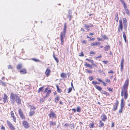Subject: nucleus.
Segmentation results:
<instances>
[{
	"label": "nucleus",
	"instance_id": "47",
	"mask_svg": "<svg viewBox=\"0 0 130 130\" xmlns=\"http://www.w3.org/2000/svg\"><path fill=\"white\" fill-rule=\"evenodd\" d=\"M79 55L80 56H84V54L83 52H82L80 53L79 54Z\"/></svg>",
	"mask_w": 130,
	"mask_h": 130
},
{
	"label": "nucleus",
	"instance_id": "50",
	"mask_svg": "<svg viewBox=\"0 0 130 130\" xmlns=\"http://www.w3.org/2000/svg\"><path fill=\"white\" fill-rule=\"evenodd\" d=\"M72 88L70 87L68 89V93H69L70 92L72 91Z\"/></svg>",
	"mask_w": 130,
	"mask_h": 130
},
{
	"label": "nucleus",
	"instance_id": "52",
	"mask_svg": "<svg viewBox=\"0 0 130 130\" xmlns=\"http://www.w3.org/2000/svg\"><path fill=\"white\" fill-rule=\"evenodd\" d=\"M92 84L94 85H96V84H97V82H96L93 81L92 82Z\"/></svg>",
	"mask_w": 130,
	"mask_h": 130
},
{
	"label": "nucleus",
	"instance_id": "33",
	"mask_svg": "<svg viewBox=\"0 0 130 130\" xmlns=\"http://www.w3.org/2000/svg\"><path fill=\"white\" fill-rule=\"evenodd\" d=\"M69 15H68V17L69 18V20L71 21V19L72 18V12L71 11H68Z\"/></svg>",
	"mask_w": 130,
	"mask_h": 130
},
{
	"label": "nucleus",
	"instance_id": "51",
	"mask_svg": "<svg viewBox=\"0 0 130 130\" xmlns=\"http://www.w3.org/2000/svg\"><path fill=\"white\" fill-rule=\"evenodd\" d=\"M1 129V130H6L5 127L3 125H2Z\"/></svg>",
	"mask_w": 130,
	"mask_h": 130
},
{
	"label": "nucleus",
	"instance_id": "19",
	"mask_svg": "<svg viewBox=\"0 0 130 130\" xmlns=\"http://www.w3.org/2000/svg\"><path fill=\"white\" fill-rule=\"evenodd\" d=\"M10 115L11 117L12 118L14 122H16V117L14 115V113L13 111H11L10 112Z\"/></svg>",
	"mask_w": 130,
	"mask_h": 130
},
{
	"label": "nucleus",
	"instance_id": "10",
	"mask_svg": "<svg viewBox=\"0 0 130 130\" xmlns=\"http://www.w3.org/2000/svg\"><path fill=\"white\" fill-rule=\"evenodd\" d=\"M7 123L8 126L11 130H15V127L8 120H7Z\"/></svg>",
	"mask_w": 130,
	"mask_h": 130
},
{
	"label": "nucleus",
	"instance_id": "38",
	"mask_svg": "<svg viewBox=\"0 0 130 130\" xmlns=\"http://www.w3.org/2000/svg\"><path fill=\"white\" fill-rule=\"evenodd\" d=\"M110 48V46L109 45H106L104 47V50L105 51H108Z\"/></svg>",
	"mask_w": 130,
	"mask_h": 130
},
{
	"label": "nucleus",
	"instance_id": "37",
	"mask_svg": "<svg viewBox=\"0 0 130 130\" xmlns=\"http://www.w3.org/2000/svg\"><path fill=\"white\" fill-rule=\"evenodd\" d=\"M60 99L59 97V96H58L54 99V101L56 103H58Z\"/></svg>",
	"mask_w": 130,
	"mask_h": 130
},
{
	"label": "nucleus",
	"instance_id": "34",
	"mask_svg": "<svg viewBox=\"0 0 130 130\" xmlns=\"http://www.w3.org/2000/svg\"><path fill=\"white\" fill-rule=\"evenodd\" d=\"M35 113V111L34 110H30L29 112V116L31 117L34 115Z\"/></svg>",
	"mask_w": 130,
	"mask_h": 130
},
{
	"label": "nucleus",
	"instance_id": "57",
	"mask_svg": "<svg viewBox=\"0 0 130 130\" xmlns=\"http://www.w3.org/2000/svg\"><path fill=\"white\" fill-rule=\"evenodd\" d=\"M101 57H102V55H99V56H98L97 57H96V59H98L99 58H101Z\"/></svg>",
	"mask_w": 130,
	"mask_h": 130
},
{
	"label": "nucleus",
	"instance_id": "60",
	"mask_svg": "<svg viewBox=\"0 0 130 130\" xmlns=\"http://www.w3.org/2000/svg\"><path fill=\"white\" fill-rule=\"evenodd\" d=\"M113 72L112 70H110L108 72V73H113Z\"/></svg>",
	"mask_w": 130,
	"mask_h": 130
},
{
	"label": "nucleus",
	"instance_id": "24",
	"mask_svg": "<svg viewBox=\"0 0 130 130\" xmlns=\"http://www.w3.org/2000/svg\"><path fill=\"white\" fill-rule=\"evenodd\" d=\"M101 43L99 42H92L90 44L91 46H96L98 45H100Z\"/></svg>",
	"mask_w": 130,
	"mask_h": 130
},
{
	"label": "nucleus",
	"instance_id": "62",
	"mask_svg": "<svg viewBox=\"0 0 130 130\" xmlns=\"http://www.w3.org/2000/svg\"><path fill=\"white\" fill-rule=\"evenodd\" d=\"M96 79L98 80V81H99L100 82H101L102 83V82H103V81H102V80L101 79H99L98 78H97Z\"/></svg>",
	"mask_w": 130,
	"mask_h": 130
},
{
	"label": "nucleus",
	"instance_id": "7",
	"mask_svg": "<svg viewBox=\"0 0 130 130\" xmlns=\"http://www.w3.org/2000/svg\"><path fill=\"white\" fill-rule=\"evenodd\" d=\"M48 88H45V90L44 91V93H45L46 92H47L46 95L43 97L44 99H46L47 97L49 96V94H50L51 92V90H48Z\"/></svg>",
	"mask_w": 130,
	"mask_h": 130
},
{
	"label": "nucleus",
	"instance_id": "32",
	"mask_svg": "<svg viewBox=\"0 0 130 130\" xmlns=\"http://www.w3.org/2000/svg\"><path fill=\"white\" fill-rule=\"evenodd\" d=\"M84 65L85 66L87 67L90 68L91 69H92V66L89 63H87V62L85 63Z\"/></svg>",
	"mask_w": 130,
	"mask_h": 130
},
{
	"label": "nucleus",
	"instance_id": "36",
	"mask_svg": "<svg viewBox=\"0 0 130 130\" xmlns=\"http://www.w3.org/2000/svg\"><path fill=\"white\" fill-rule=\"evenodd\" d=\"M44 87V86H43L39 88L38 91V93H39L40 92H42L43 90Z\"/></svg>",
	"mask_w": 130,
	"mask_h": 130
},
{
	"label": "nucleus",
	"instance_id": "20",
	"mask_svg": "<svg viewBox=\"0 0 130 130\" xmlns=\"http://www.w3.org/2000/svg\"><path fill=\"white\" fill-rule=\"evenodd\" d=\"M8 97L6 94H4V97L3 98V101L4 103H6L8 101Z\"/></svg>",
	"mask_w": 130,
	"mask_h": 130
},
{
	"label": "nucleus",
	"instance_id": "43",
	"mask_svg": "<svg viewBox=\"0 0 130 130\" xmlns=\"http://www.w3.org/2000/svg\"><path fill=\"white\" fill-rule=\"evenodd\" d=\"M31 60L36 62H40V60L38 59L34 58H32L31 59Z\"/></svg>",
	"mask_w": 130,
	"mask_h": 130
},
{
	"label": "nucleus",
	"instance_id": "15",
	"mask_svg": "<svg viewBox=\"0 0 130 130\" xmlns=\"http://www.w3.org/2000/svg\"><path fill=\"white\" fill-rule=\"evenodd\" d=\"M101 36L102 37V38H97V39L99 41H103L104 40L106 39L108 40V37L106 36L105 35H101Z\"/></svg>",
	"mask_w": 130,
	"mask_h": 130
},
{
	"label": "nucleus",
	"instance_id": "2",
	"mask_svg": "<svg viewBox=\"0 0 130 130\" xmlns=\"http://www.w3.org/2000/svg\"><path fill=\"white\" fill-rule=\"evenodd\" d=\"M67 28V23H65L64 26L63 31L62 32H61L60 35L61 44L62 45L63 44L64 39L66 37Z\"/></svg>",
	"mask_w": 130,
	"mask_h": 130
},
{
	"label": "nucleus",
	"instance_id": "54",
	"mask_svg": "<svg viewBox=\"0 0 130 130\" xmlns=\"http://www.w3.org/2000/svg\"><path fill=\"white\" fill-rule=\"evenodd\" d=\"M107 89H108V91H111L112 92L113 91V89H111V88H107Z\"/></svg>",
	"mask_w": 130,
	"mask_h": 130
},
{
	"label": "nucleus",
	"instance_id": "40",
	"mask_svg": "<svg viewBox=\"0 0 130 130\" xmlns=\"http://www.w3.org/2000/svg\"><path fill=\"white\" fill-rule=\"evenodd\" d=\"M95 87L97 90L100 91H101L102 90V88L100 86H98L97 85H95Z\"/></svg>",
	"mask_w": 130,
	"mask_h": 130
},
{
	"label": "nucleus",
	"instance_id": "12",
	"mask_svg": "<svg viewBox=\"0 0 130 130\" xmlns=\"http://www.w3.org/2000/svg\"><path fill=\"white\" fill-rule=\"evenodd\" d=\"M48 116L50 118H56V114L54 111H50V113L48 114Z\"/></svg>",
	"mask_w": 130,
	"mask_h": 130
},
{
	"label": "nucleus",
	"instance_id": "6",
	"mask_svg": "<svg viewBox=\"0 0 130 130\" xmlns=\"http://www.w3.org/2000/svg\"><path fill=\"white\" fill-rule=\"evenodd\" d=\"M48 88H45V90L44 91V93H45L46 92H47L46 95L43 97L44 99H46L47 97L49 96V94H50L51 92V90H48Z\"/></svg>",
	"mask_w": 130,
	"mask_h": 130
},
{
	"label": "nucleus",
	"instance_id": "46",
	"mask_svg": "<svg viewBox=\"0 0 130 130\" xmlns=\"http://www.w3.org/2000/svg\"><path fill=\"white\" fill-rule=\"evenodd\" d=\"M86 70L87 72L89 73H92V71L91 70H88V69H86Z\"/></svg>",
	"mask_w": 130,
	"mask_h": 130
},
{
	"label": "nucleus",
	"instance_id": "61",
	"mask_svg": "<svg viewBox=\"0 0 130 130\" xmlns=\"http://www.w3.org/2000/svg\"><path fill=\"white\" fill-rule=\"evenodd\" d=\"M103 62L104 63V64H107L108 62V61H103Z\"/></svg>",
	"mask_w": 130,
	"mask_h": 130
},
{
	"label": "nucleus",
	"instance_id": "42",
	"mask_svg": "<svg viewBox=\"0 0 130 130\" xmlns=\"http://www.w3.org/2000/svg\"><path fill=\"white\" fill-rule=\"evenodd\" d=\"M89 127L90 128H93L94 127V124L93 122L89 124Z\"/></svg>",
	"mask_w": 130,
	"mask_h": 130
},
{
	"label": "nucleus",
	"instance_id": "44",
	"mask_svg": "<svg viewBox=\"0 0 130 130\" xmlns=\"http://www.w3.org/2000/svg\"><path fill=\"white\" fill-rule=\"evenodd\" d=\"M53 57L54 58V59L57 62V63H58L59 62V59L57 58H56L54 55H53Z\"/></svg>",
	"mask_w": 130,
	"mask_h": 130
},
{
	"label": "nucleus",
	"instance_id": "41",
	"mask_svg": "<svg viewBox=\"0 0 130 130\" xmlns=\"http://www.w3.org/2000/svg\"><path fill=\"white\" fill-rule=\"evenodd\" d=\"M22 65L21 64H19L17 66V69L18 70L21 69L22 67Z\"/></svg>",
	"mask_w": 130,
	"mask_h": 130
},
{
	"label": "nucleus",
	"instance_id": "27",
	"mask_svg": "<svg viewBox=\"0 0 130 130\" xmlns=\"http://www.w3.org/2000/svg\"><path fill=\"white\" fill-rule=\"evenodd\" d=\"M20 73L22 74H26L27 72L26 70L25 69H23L20 70Z\"/></svg>",
	"mask_w": 130,
	"mask_h": 130
},
{
	"label": "nucleus",
	"instance_id": "14",
	"mask_svg": "<svg viewBox=\"0 0 130 130\" xmlns=\"http://www.w3.org/2000/svg\"><path fill=\"white\" fill-rule=\"evenodd\" d=\"M123 24L124 26V28L125 30H126L127 28V20L125 18H123Z\"/></svg>",
	"mask_w": 130,
	"mask_h": 130
},
{
	"label": "nucleus",
	"instance_id": "4",
	"mask_svg": "<svg viewBox=\"0 0 130 130\" xmlns=\"http://www.w3.org/2000/svg\"><path fill=\"white\" fill-rule=\"evenodd\" d=\"M125 102L124 99L122 98L121 100L120 103V108L118 111V113L119 114H120L123 111V108L125 106Z\"/></svg>",
	"mask_w": 130,
	"mask_h": 130
},
{
	"label": "nucleus",
	"instance_id": "55",
	"mask_svg": "<svg viewBox=\"0 0 130 130\" xmlns=\"http://www.w3.org/2000/svg\"><path fill=\"white\" fill-rule=\"evenodd\" d=\"M105 81L106 82H108L109 84H110V80L109 79H107Z\"/></svg>",
	"mask_w": 130,
	"mask_h": 130
},
{
	"label": "nucleus",
	"instance_id": "18",
	"mask_svg": "<svg viewBox=\"0 0 130 130\" xmlns=\"http://www.w3.org/2000/svg\"><path fill=\"white\" fill-rule=\"evenodd\" d=\"M51 71L49 68H47L46 70L45 74L46 76L48 77L51 74Z\"/></svg>",
	"mask_w": 130,
	"mask_h": 130
},
{
	"label": "nucleus",
	"instance_id": "22",
	"mask_svg": "<svg viewBox=\"0 0 130 130\" xmlns=\"http://www.w3.org/2000/svg\"><path fill=\"white\" fill-rule=\"evenodd\" d=\"M86 60L88 61L91 62L92 64V65L94 67H97V65L95 64L94 63V61L93 60L89 59L88 58H86Z\"/></svg>",
	"mask_w": 130,
	"mask_h": 130
},
{
	"label": "nucleus",
	"instance_id": "21",
	"mask_svg": "<svg viewBox=\"0 0 130 130\" xmlns=\"http://www.w3.org/2000/svg\"><path fill=\"white\" fill-rule=\"evenodd\" d=\"M93 27V25L92 24H90L89 25H87L86 24H85L84 25V27L86 28L87 30L88 31H89L90 30V29L88 28L89 27Z\"/></svg>",
	"mask_w": 130,
	"mask_h": 130
},
{
	"label": "nucleus",
	"instance_id": "25",
	"mask_svg": "<svg viewBox=\"0 0 130 130\" xmlns=\"http://www.w3.org/2000/svg\"><path fill=\"white\" fill-rule=\"evenodd\" d=\"M60 76L63 79H66L67 78L66 73L62 72L60 74Z\"/></svg>",
	"mask_w": 130,
	"mask_h": 130
},
{
	"label": "nucleus",
	"instance_id": "9",
	"mask_svg": "<svg viewBox=\"0 0 130 130\" xmlns=\"http://www.w3.org/2000/svg\"><path fill=\"white\" fill-rule=\"evenodd\" d=\"M22 124L24 127L25 129H27L30 127L29 124L26 121H23L22 122Z\"/></svg>",
	"mask_w": 130,
	"mask_h": 130
},
{
	"label": "nucleus",
	"instance_id": "26",
	"mask_svg": "<svg viewBox=\"0 0 130 130\" xmlns=\"http://www.w3.org/2000/svg\"><path fill=\"white\" fill-rule=\"evenodd\" d=\"M28 107L30 108V110H36V108L34 106L28 104Z\"/></svg>",
	"mask_w": 130,
	"mask_h": 130
},
{
	"label": "nucleus",
	"instance_id": "1",
	"mask_svg": "<svg viewBox=\"0 0 130 130\" xmlns=\"http://www.w3.org/2000/svg\"><path fill=\"white\" fill-rule=\"evenodd\" d=\"M128 85L129 80L128 79H127L125 82L121 93V96H124L125 100L126 99L128 96L127 89Z\"/></svg>",
	"mask_w": 130,
	"mask_h": 130
},
{
	"label": "nucleus",
	"instance_id": "11",
	"mask_svg": "<svg viewBox=\"0 0 130 130\" xmlns=\"http://www.w3.org/2000/svg\"><path fill=\"white\" fill-rule=\"evenodd\" d=\"M121 2V3L123 5V6L124 9L125 11H126V12H128L129 11L128 8H127V6L124 0H119Z\"/></svg>",
	"mask_w": 130,
	"mask_h": 130
},
{
	"label": "nucleus",
	"instance_id": "30",
	"mask_svg": "<svg viewBox=\"0 0 130 130\" xmlns=\"http://www.w3.org/2000/svg\"><path fill=\"white\" fill-rule=\"evenodd\" d=\"M49 125L50 126H55L56 125V123L55 122L50 121L49 122Z\"/></svg>",
	"mask_w": 130,
	"mask_h": 130
},
{
	"label": "nucleus",
	"instance_id": "53",
	"mask_svg": "<svg viewBox=\"0 0 130 130\" xmlns=\"http://www.w3.org/2000/svg\"><path fill=\"white\" fill-rule=\"evenodd\" d=\"M89 79L90 81H91L93 79V78L92 76L89 77Z\"/></svg>",
	"mask_w": 130,
	"mask_h": 130
},
{
	"label": "nucleus",
	"instance_id": "5",
	"mask_svg": "<svg viewBox=\"0 0 130 130\" xmlns=\"http://www.w3.org/2000/svg\"><path fill=\"white\" fill-rule=\"evenodd\" d=\"M123 30V24L122 21L120 19L119 20V25L118 27V33L122 32Z\"/></svg>",
	"mask_w": 130,
	"mask_h": 130
},
{
	"label": "nucleus",
	"instance_id": "29",
	"mask_svg": "<svg viewBox=\"0 0 130 130\" xmlns=\"http://www.w3.org/2000/svg\"><path fill=\"white\" fill-rule=\"evenodd\" d=\"M123 37L124 39V40L126 43V34L127 33V32H125L123 31L122 32Z\"/></svg>",
	"mask_w": 130,
	"mask_h": 130
},
{
	"label": "nucleus",
	"instance_id": "56",
	"mask_svg": "<svg viewBox=\"0 0 130 130\" xmlns=\"http://www.w3.org/2000/svg\"><path fill=\"white\" fill-rule=\"evenodd\" d=\"M95 54V52H93L91 51L89 53V54L90 55H91L92 54Z\"/></svg>",
	"mask_w": 130,
	"mask_h": 130
},
{
	"label": "nucleus",
	"instance_id": "23",
	"mask_svg": "<svg viewBox=\"0 0 130 130\" xmlns=\"http://www.w3.org/2000/svg\"><path fill=\"white\" fill-rule=\"evenodd\" d=\"M15 101H16L18 105H20L21 103V100L19 96L16 98Z\"/></svg>",
	"mask_w": 130,
	"mask_h": 130
},
{
	"label": "nucleus",
	"instance_id": "64",
	"mask_svg": "<svg viewBox=\"0 0 130 130\" xmlns=\"http://www.w3.org/2000/svg\"><path fill=\"white\" fill-rule=\"evenodd\" d=\"M59 104L60 105H62L63 104V102H62L61 101H60L59 102Z\"/></svg>",
	"mask_w": 130,
	"mask_h": 130
},
{
	"label": "nucleus",
	"instance_id": "48",
	"mask_svg": "<svg viewBox=\"0 0 130 130\" xmlns=\"http://www.w3.org/2000/svg\"><path fill=\"white\" fill-rule=\"evenodd\" d=\"M77 111L80 112L81 111V109L80 107H78L77 108Z\"/></svg>",
	"mask_w": 130,
	"mask_h": 130
},
{
	"label": "nucleus",
	"instance_id": "49",
	"mask_svg": "<svg viewBox=\"0 0 130 130\" xmlns=\"http://www.w3.org/2000/svg\"><path fill=\"white\" fill-rule=\"evenodd\" d=\"M8 68L9 69H12L13 68L12 66L11 65H9L8 66Z\"/></svg>",
	"mask_w": 130,
	"mask_h": 130
},
{
	"label": "nucleus",
	"instance_id": "45",
	"mask_svg": "<svg viewBox=\"0 0 130 130\" xmlns=\"http://www.w3.org/2000/svg\"><path fill=\"white\" fill-rule=\"evenodd\" d=\"M1 85L2 86H4L5 87L6 85L5 83L2 82V81H1Z\"/></svg>",
	"mask_w": 130,
	"mask_h": 130
},
{
	"label": "nucleus",
	"instance_id": "39",
	"mask_svg": "<svg viewBox=\"0 0 130 130\" xmlns=\"http://www.w3.org/2000/svg\"><path fill=\"white\" fill-rule=\"evenodd\" d=\"M115 19L117 22H118L119 20L118 15L117 13H116L115 14Z\"/></svg>",
	"mask_w": 130,
	"mask_h": 130
},
{
	"label": "nucleus",
	"instance_id": "16",
	"mask_svg": "<svg viewBox=\"0 0 130 130\" xmlns=\"http://www.w3.org/2000/svg\"><path fill=\"white\" fill-rule=\"evenodd\" d=\"M100 118L101 119V121L104 122H105L107 119L106 115L104 113L101 115Z\"/></svg>",
	"mask_w": 130,
	"mask_h": 130
},
{
	"label": "nucleus",
	"instance_id": "59",
	"mask_svg": "<svg viewBox=\"0 0 130 130\" xmlns=\"http://www.w3.org/2000/svg\"><path fill=\"white\" fill-rule=\"evenodd\" d=\"M102 83L103 84V85L104 86H106V85H107V83H106L105 82L103 81L102 82Z\"/></svg>",
	"mask_w": 130,
	"mask_h": 130
},
{
	"label": "nucleus",
	"instance_id": "28",
	"mask_svg": "<svg viewBox=\"0 0 130 130\" xmlns=\"http://www.w3.org/2000/svg\"><path fill=\"white\" fill-rule=\"evenodd\" d=\"M104 124L102 121H100L99 123V127L100 128L104 126Z\"/></svg>",
	"mask_w": 130,
	"mask_h": 130
},
{
	"label": "nucleus",
	"instance_id": "31",
	"mask_svg": "<svg viewBox=\"0 0 130 130\" xmlns=\"http://www.w3.org/2000/svg\"><path fill=\"white\" fill-rule=\"evenodd\" d=\"M56 86L57 89V92L59 93H61L62 92V90L60 88L58 85L57 84L56 85Z\"/></svg>",
	"mask_w": 130,
	"mask_h": 130
},
{
	"label": "nucleus",
	"instance_id": "3",
	"mask_svg": "<svg viewBox=\"0 0 130 130\" xmlns=\"http://www.w3.org/2000/svg\"><path fill=\"white\" fill-rule=\"evenodd\" d=\"M18 96V94H14L12 92L11 93L10 96V101L12 104H13L16 101V98Z\"/></svg>",
	"mask_w": 130,
	"mask_h": 130
},
{
	"label": "nucleus",
	"instance_id": "58",
	"mask_svg": "<svg viewBox=\"0 0 130 130\" xmlns=\"http://www.w3.org/2000/svg\"><path fill=\"white\" fill-rule=\"evenodd\" d=\"M44 100L43 98H41L40 100V103H42L44 102Z\"/></svg>",
	"mask_w": 130,
	"mask_h": 130
},
{
	"label": "nucleus",
	"instance_id": "17",
	"mask_svg": "<svg viewBox=\"0 0 130 130\" xmlns=\"http://www.w3.org/2000/svg\"><path fill=\"white\" fill-rule=\"evenodd\" d=\"M124 59L123 58H122L121 60V63H120V70L121 72H122L123 69V67H124Z\"/></svg>",
	"mask_w": 130,
	"mask_h": 130
},
{
	"label": "nucleus",
	"instance_id": "8",
	"mask_svg": "<svg viewBox=\"0 0 130 130\" xmlns=\"http://www.w3.org/2000/svg\"><path fill=\"white\" fill-rule=\"evenodd\" d=\"M18 113L20 117L22 120L25 119V117L24 115L23 111L20 108L18 109Z\"/></svg>",
	"mask_w": 130,
	"mask_h": 130
},
{
	"label": "nucleus",
	"instance_id": "63",
	"mask_svg": "<svg viewBox=\"0 0 130 130\" xmlns=\"http://www.w3.org/2000/svg\"><path fill=\"white\" fill-rule=\"evenodd\" d=\"M82 42L83 43H84L85 44H86V41L85 40H83L82 41Z\"/></svg>",
	"mask_w": 130,
	"mask_h": 130
},
{
	"label": "nucleus",
	"instance_id": "13",
	"mask_svg": "<svg viewBox=\"0 0 130 130\" xmlns=\"http://www.w3.org/2000/svg\"><path fill=\"white\" fill-rule=\"evenodd\" d=\"M119 102L118 100H117L116 102L114 103V104L113 106V107L112 109V110L115 111L117 110L119 104Z\"/></svg>",
	"mask_w": 130,
	"mask_h": 130
},
{
	"label": "nucleus",
	"instance_id": "35",
	"mask_svg": "<svg viewBox=\"0 0 130 130\" xmlns=\"http://www.w3.org/2000/svg\"><path fill=\"white\" fill-rule=\"evenodd\" d=\"M101 93L103 94L106 95V96H109L110 95V94L108 93L104 90H102L101 92Z\"/></svg>",
	"mask_w": 130,
	"mask_h": 130
}]
</instances>
